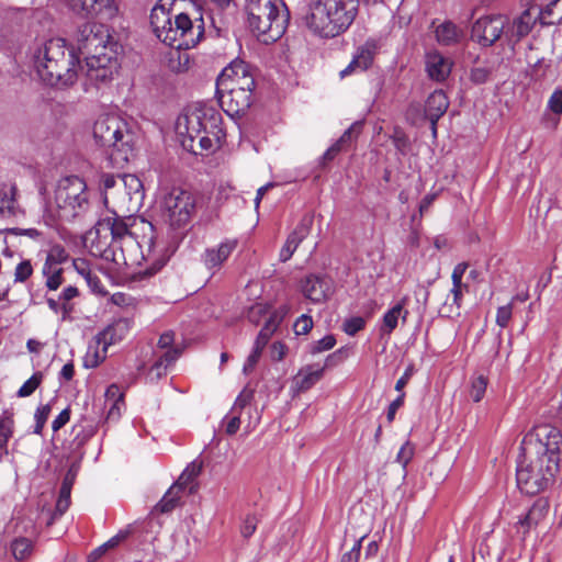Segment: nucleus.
Returning <instances> with one entry per match:
<instances>
[{"instance_id": "nucleus-1", "label": "nucleus", "mask_w": 562, "mask_h": 562, "mask_svg": "<svg viewBox=\"0 0 562 562\" xmlns=\"http://www.w3.org/2000/svg\"><path fill=\"white\" fill-rule=\"evenodd\" d=\"M173 0H160L150 13L155 35L176 49L195 46L204 34L202 12L194 3L186 11H178Z\"/></svg>"}, {"instance_id": "nucleus-2", "label": "nucleus", "mask_w": 562, "mask_h": 562, "mask_svg": "<svg viewBox=\"0 0 562 562\" xmlns=\"http://www.w3.org/2000/svg\"><path fill=\"white\" fill-rule=\"evenodd\" d=\"M33 66L40 79L48 86H72L81 69L79 56L61 37L40 43L32 52Z\"/></svg>"}, {"instance_id": "nucleus-3", "label": "nucleus", "mask_w": 562, "mask_h": 562, "mask_svg": "<svg viewBox=\"0 0 562 562\" xmlns=\"http://www.w3.org/2000/svg\"><path fill=\"white\" fill-rule=\"evenodd\" d=\"M359 0H318L304 16L306 27L322 38L345 33L358 14Z\"/></svg>"}, {"instance_id": "nucleus-4", "label": "nucleus", "mask_w": 562, "mask_h": 562, "mask_svg": "<svg viewBox=\"0 0 562 562\" xmlns=\"http://www.w3.org/2000/svg\"><path fill=\"white\" fill-rule=\"evenodd\" d=\"M180 134L190 140V149L198 154L194 143L202 151H212L220 146L224 136L222 130V114L211 105L195 104L179 117Z\"/></svg>"}, {"instance_id": "nucleus-5", "label": "nucleus", "mask_w": 562, "mask_h": 562, "mask_svg": "<svg viewBox=\"0 0 562 562\" xmlns=\"http://www.w3.org/2000/svg\"><path fill=\"white\" fill-rule=\"evenodd\" d=\"M89 210L90 199L86 181L78 176H68L58 181L54 203L46 206L45 220L48 225L58 221L71 222L86 216Z\"/></svg>"}, {"instance_id": "nucleus-6", "label": "nucleus", "mask_w": 562, "mask_h": 562, "mask_svg": "<svg viewBox=\"0 0 562 562\" xmlns=\"http://www.w3.org/2000/svg\"><path fill=\"white\" fill-rule=\"evenodd\" d=\"M93 138L105 149L108 166L123 169L134 154V137L116 115H101L93 125Z\"/></svg>"}, {"instance_id": "nucleus-7", "label": "nucleus", "mask_w": 562, "mask_h": 562, "mask_svg": "<svg viewBox=\"0 0 562 562\" xmlns=\"http://www.w3.org/2000/svg\"><path fill=\"white\" fill-rule=\"evenodd\" d=\"M146 224L150 231V236L147 237L144 235L142 243L135 240L127 224L122 218L109 217L99 222V232L109 233L113 246L117 249H124L126 251L128 248L139 247L142 254L140 259L145 261L147 266L144 270H139L138 273L142 277L148 278L156 274L166 265V259L161 254L162 248L158 249L153 224L149 222Z\"/></svg>"}, {"instance_id": "nucleus-8", "label": "nucleus", "mask_w": 562, "mask_h": 562, "mask_svg": "<svg viewBox=\"0 0 562 562\" xmlns=\"http://www.w3.org/2000/svg\"><path fill=\"white\" fill-rule=\"evenodd\" d=\"M249 29L262 42H276L285 32L290 11L283 0H245Z\"/></svg>"}, {"instance_id": "nucleus-9", "label": "nucleus", "mask_w": 562, "mask_h": 562, "mask_svg": "<svg viewBox=\"0 0 562 562\" xmlns=\"http://www.w3.org/2000/svg\"><path fill=\"white\" fill-rule=\"evenodd\" d=\"M558 470L559 462L555 459L540 454L525 459L517 465V486L526 495H537L553 482Z\"/></svg>"}, {"instance_id": "nucleus-10", "label": "nucleus", "mask_w": 562, "mask_h": 562, "mask_svg": "<svg viewBox=\"0 0 562 562\" xmlns=\"http://www.w3.org/2000/svg\"><path fill=\"white\" fill-rule=\"evenodd\" d=\"M160 218L171 229L188 227L195 212V198L187 190L172 188L159 204Z\"/></svg>"}, {"instance_id": "nucleus-11", "label": "nucleus", "mask_w": 562, "mask_h": 562, "mask_svg": "<svg viewBox=\"0 0 562 562\" xmlns=\"http://www.w3.org/2000/svg\"><path fill=\"white\" fill-rule=\"evenodd\" d=\"M111 35L108 26L102 22H86L78 27L75 40L80 54L89 55L108 53Z\"/></svg>"}, {"instance_id": "nucleus-12", "label": "nucleus", "mask_w": 562, "mask_h": 562, "mask_svg": "<svg viewBox=\"0 0 562 562\" xmlns=\"http://www.w3.org/2000/svg\"><path fill=\"white\" fill-rule=\"evenodd\" d=\"M91 252L117 267L142 265V261L133 258L131 254H126L124 249L113 246L109 233L99 232V224L95 228V238L91 243Z\"/></svg>"}, {"instance_id": "nucleus-13", "label": "nucleus", "mask_w": 562, "mask_h": 562, "mask_svg": "<svg viewBox=\"0 0 562 562\" xmlns=\"http://www.w3.org/2000/svg\"><path fill=\"white\" fill-rule=\"evenodd\" d=\"M507 25L508 19L505 15L482 16L474 22L471 36L480 45L488 47L501 40Z\"/></svg>"}, {"instance_id": "nucleus-14", "label": "nucleus", "mask_w": 562, "mask_h": 562, "mask_svg": "<svg viewBox=\"0 0 562 562\" xmlns=\"http://www.w3.org/2000/svg\"><path fill=\"white\" fill-rule=\"evenodd\" d=\"M67 8L77 16L108 21L117 13L115 0H65Z\"/></svg>"}, {"instance_id": "nucleus-15", "label": "nucleus", "mask_w": 562, "mask_h": 562, "mask_svg": "<svg viewBox=\"0 0 562 562\" xmlns=\"http://www.w3.org/2000/svg\"><path fill=\"white\" fill-rule=\"evenodd\" d=\"M121 189L124 190V195L120 192H113L112 207L121 211L137 210L144 200L143 183L135 175H123L121 177Z\"/></svg>"}, {"instance_id": "nucleus-16", "label": "nucleus", "mask_w": 562, "mask_h": 562, "mask_svg": "<svg viewBox=\"0 0 562 562\" xmlns=\"http://www.w3.org/2000/svg\"><path fill=\"white\" fill-rule=\"evenodd\" d=\"M250 89L216 86V95L222 109L231 116L244 114L252 103Z\"/></svg>"}, {"instance_id": "nucleus-17", "label": "nucleus", "mask_w": 562, "mask_h": 562, "mask_svg": "<svg viewBox=\"0 0 562 562\" xmlns=\"http://www.w3.org/2000/svg\"><path fill=\"white\" fill-rule=\"evenodd\" d=\"M533 436L539 446L537 454L546 456L547 458H552L560 462V451L562 447L561 430L552 425L543 424L535 427L532 431L525 437V440H531Z\"/></svg>"}, {"instance_id": "nucleus-18", "label": "nucleus", "mask_w": 562, "mask_h": 562, "mask_svg": "<svg viewBox=\"0 0 562 562\" xmlns=\"http://www.w3.org/2000/svg\"><path fill=\"white\" fill-rule=\"evenodd\" d=\"M175 333L172 330L165 331L158 339V348L166 349V351L159 356L149 369V375L151 380H159L166 375L167 370L172 366L181 356L182 348L173 346Z\"/></svg>"}, {"instance_id": "nucleus-19", "label": "nucleus", "mask_w": 562, "mask_h": 562, "mask_svg": "<svg viewBox=\"0 0 562 562\" xmlns=\"http://www.w3.org/2000/svg\"><path fill=\"white\" fill-rule=\"evenodd\" d=\"M255 78L244 60H233L225 67L216 80V86L255 89Z\"/></svg>"}, {"instance_id": "nucleus-20", "label": "nucleus", "mask_w": 562, "mask_h": 562, "mask_svg": "<svg viewBox=\"0 0 562 562\" xmlns=\"http://www.w3.org/2000/svg\"><path fill=\"white\" fill-rule=\"evenodd\" d=\"M86 76L91 82H106L116 70V59L112 54L103 53L85 57Z\"/></svg>"}, {"instance_id": "nucleus-21", "label": "nucleus", "mask_w": 562, "mask_h": 562, "mask_svg": "<svg viewBox=\"0 0 562 562\" xmlns=\"http://www.w3.org/2000/svg\"><path fill=\"white\" fill-rule=\"evenodd\" d=\"M549 503L543 498L535 501L532 506L514 524L516 535L521 541H525L531 529L536 528L548 515Z\"/></svg>"}, {"instance_id": "nucleus-22", "label": "nucleus", "mask_w": 562, "mask_h": 562, "mask_svg": "<svg viewBox=\"0 0 562 562\" xmlns=\"http://www.w3.org/2000/svg\"><path fill=\"white\" fill-rule=\"evenodd\" d=\"M527 5L529 8L526 9L518 18H516L505 32V36L509 42L516 43L522 37L527 36L532 30L537 20H539V1H532Z\"/></svg>"}, {"instance_id": "nucleus-23", "label": "nucleus", "mask_w": 562, "mask_h": 562, "mask_svg": "<svg viewBox=\"0 0 562 562\" xmlns=\"http://www.w3.org/2000/svg\"><path fill=\"white\" fill-rule=\"evenodd\" d=\"M237 247L236 239H225L215 247H209L201 255V260L210 271H217Z\"/></svg>"}, {"instance_id": "nucleus-24", "label": "nucleus", "mask_w": 562, "mask_h": 562, "mask_svg": "<svg viewBox=\"0 0 562 562\" xmlns=\"http://www.w3.org/2000/svg\"><path fill=\"white\" fill-rule=\"evenodd\" d=\"M330 291V281L325 277L311 274L302 281V292L313 303L324 302L329 296Z\"/></svg>"}, {"instance_id": "nucleus-25", "label": "nucleus", "mask_w": 562, "mask_h": 562, "mask_svg": "<svg viewBox=\"0 0 562 562\" xmlns=\"http://www.w3.org/2000/svg\"><path fill=\"white\" fill-rule=\"evenodd\" d=\"M334 357L335 353L329 355L323 366L316 363L301 368L293 379L296 389L300 392H305L313 387L323 378L326 366Z\"/></svg>"}, {"instance_id": "nucleus-26", "label": "nucleus", "mask_w": 562, "mask_h": 562, "mask_svg": "<svg viewBox=\"0 0 562 562\" xmlns=\"http://www.w3.org/2000/svg\"><path fill=\"white\" fill-rule=\"evenodd\" d=\"M311 224L312 220L303 218L288 236L279 255L282 262L290 260L299 245L307 237Z\"/></svg>"}, {"instance_id": "nucleus-27", "label": "nucleus", "mask_w": 562, "mask_h": 562, "mask_svg": "<svg viewBox=\"0 0 562 562\" xmlns=\"http://www.w3.org/2000/svg\"><path fill=\"white\" fill-rule=\"evenodd\" d=\"M425 63L429 78L438 82L445 81L451 72L452 63L436 50L426 54Z\"/></svg>"}, {"instance_id": "nucleus-28", "label": "nucleus", "mask_w": 562, "mask_h": 562, "mask_svg": "<svg viewBox=\"0 0 562 562\" xmlns=\"http://www.w3.org/2000/svg\"><path fill=\"white\" fill-rule=\"evenodd\" d=\"M131 322L127 318H120L110 324L97 335V342L110 347L121 341L130 331Z\"/></svg>"}, {"instance_id": "nucleus-29", "label": "nucleus", "mask_w": 562, "mask_h": 562, "mask_svg": "<svg viewBox=\"0 0 562 562\" xmlns=\"http://www.w3.org/2000/svg\"><path fill=\"white\" fill-rule=\"evenodd\" d=\"M449 100L442 90H435L427 99L425 114L430 123L438 120L447 112Z\"/></svg>"}, {"instance_id": "nucleus-30", "label": "nucleus", "mask_w": 562, "mask_h": 562, "mask_svg": "<svg viewBox=\"0 0 562 562\" xmlns=\"http://www.w3.org/2000/svg\"><path fill=\"white\" fill-rule=\"evenodd\" d=\"M406 303L407 297L405 296L383 315L381 330L384 334H391L396 328L400 318H402L403 323L406 322L408 315V311L405 310Z\"/></svg>"}, {"instance_id": "nucleus-31", "label": "nucleus", "mask_w": 562, "mask_h": 562, "mask_svg": "<svg viewBox=\"0 0 562 562\" xmlns=\"http://www.w3.org/2000/svg\"><path fill=\"white\" fill-rule=\"evenodd\" d=\"M16 188L14 184H0V215L4 217L14 216L18 213L15 200Z\"/></svg>"}, {"instance_id": "nucleus-32", "label": "nucleus", "mask_w": 562, "mask_h": 562, "mask_svg": "<svg viewBox=\"0 0 562 562\" xmlns=\"http://www.w3.org/2000/svg\"><path fill=\"white\" fill-rule=\"evenodd\" d=\"M538 16L543 25L561 24L562 0H552L544 8H542L541 1H539Z\"/></svg>"}, {"instance_id": "nucleus-33", "label": "nucleus", "mask_w": 562, "mask_h": 562, "mask_svg": "<svg viewBox=\"0 0 562 562\" xmlns=\"http://www.w3.org/2000/svg\"><path fill=\"white\" fill-rule=\"evenodd\" d=\"M379 50V43L374 38L367 40L362 45L358 46L353 57L359 61L362 69H369Z\"/></svg>"}, {"instance_id": "nucleus-34", "label": "nucleus", "mask_w": 562, "mask_h": 562, "mask_svg": "<svg viewBox=\"0 0 562 562\" xmlns=\"http://www.w3.org/2000/svg\"><path fill=\"white\" fill-rule=\"evenodd\" d=\"M435 33L438 43L445 46L457 44L462 36V31L450 21L439 24Z\"/></svg>"}, {"instance_id": "nucleus-35", "label": "nucleus", "mask_w": 562, "mask_h": 562, "mask_svg": "<svg viewBox=\"0 0 562 562\" xmlns=\"http://www.w3.org/2000/svg\"><path fill=\"white\" fill-rule=\"evenodd\" d=\"M363 123L361 121L353 122L344 134L334 143L338 150L347 151L357 142L358 137L362 133Z\"/></svg>"}, {"instance_id": "nucleus-36", "label": "nucleus", "mask_w": 562, "mask_h": 562, "mask_svg": "<svg viewBox=\"0 0 562 562\" xmlns=\"http://www.w3.org/2000/svg\"><path fill=\"white\" fill-rule=\"evenodd\" d=\"M13 415L11 413L4 412L0 416V461L3 456L8 454L7 445L9 439L13 435Z\"/></svg>"}, {"instance_id": "nucleus-37", "label": "nucleus", "mask_w": 562, "mask_h": 562, "mask_svg": "<svg viewBox=\"0 0 562 562\" xmlns=\"http://www.w3.org/2000/svg\"><path fill=\"white\" fill-rule=\"evenodd\" d=\"M181 486L173 485L171 486L159 501V503L155 506L154 510L159 512L161 514H167L173 510L180 499Z\"/></svg>"}, {"instance_id": "nucleus-38", "label": "nucleus", "mask_w": 562, "mask_h": 562, "mask_svg": "<svg viewBox=\"0 0 562 562\" xmlns=\"http://www.w3.org/2000/svg\"><path fill=\"white\" fill-rule=\"evenodd\" d=\"M42 273L45 278V285L50 291H56L64 283V269L60 266L44 263Z\"/></svg>"}, {"instance_id": "nucleus-39", "label": "nucleus", "mask_w": 562, "mask_h": 562, "mask_svg": "<svg viewBox=\"0 0 562 562\" xmlns=\"http://www.w3.org/2000/svg\"><path fill=\"white\" fill-rule=\"evenodd\" d=\"M121 177H115L111 173H102L100 176V188L102 189L103 201L106 206L110 203L112 204L111 194L117 192L116 189H121Z\"/></svg>"}, {"instance_id": "nucleus-40", "label": "nucleus", "mask_w": 562, "mask_h": 562, "mask_svg": "<svg viewBox=\"0 0 562 562\" xmlns=\"http://www.w3.org/2000/svg\"><path fill=\"white\" fill-rule=\"evenodd\" d=\"M108 348V346L99 345L97 340L94 341V345H90L83 358L85 367H98L106 358Z\"/></svg>"}, {"instance_id": "nucleus-41", "label": "nucleus", "mask_w": 562, "mask_h": 562, "mask_svg": "<svg viewBox=\"0 0 562 562\" xmlns=\"http://www.w3.org/2000/svg\"><path fill=\"white\" fill-rule=\"evenodd\" d=\"M278 325H279V321H278L277 316H274V315L270 316L269 319L265 323L263 327L260 329V331L255 340L254 347H256L257 350L265 349L269 339L276 331Z\"/></svg>"}, {"instance_id": "nucleus-42", "label": "nucleus", "mask_w": 562, "mask_h": 562, "mask_svg": "<svg viewBox=\"0 0 562 562\" xmlns=\"http://www.w3.org/2000/svg\"><path fill=\"white\" fill-rule=\"evenodd\" d=\"M11 552L16 561H23L31 557L33 542L27 538H15L11 542Z\"/></svg>"}, {"instance_id": "nucleus-43", "label": "nucleus", "mask_w": 562, "mask_h": 562, "mask_svg": "<svg viewBox=\"0 0 562 562\" xmlns=\"http://www.w3.org/2000/svg\"><path fill=\"white\" fill-rule=\"evenodd\" d=\"M487 387V378L479 375L471 380L470 397L473 402L479 403L485 395Z\"/></svg>"}, {"instance_id": "nucleus-44", "label": "nucleus", "mask_w": 562, "mask_h": 562, "mask_svg": "<svg viewBox=\"0 0 562 562\" xmlns=\"http://www.w3.org/2000/svg\"><path fill=\"white\" fill-rule=\"evenodd\" d=\"M202 471V462L193 461L191 462L181 473L176 485L183 486L191 483Z\"/></svg>"}, {"instance_id": "nucleus-45", "label": "nucleus", "mask_w": 562, "mask_h": 562, "mask_svg": "<svg viewBox=\"0 0 562 562\" xmlns=\"http://www.w3.org/2000/svg\"><path fill=\"white\" fill-rule=\"evenodd\" d=\"M69 255L65 247L56 244L49 248L44 263H50V266H60L63 262L67 261Z\"/></svg>"}, {"instance_id": "nucleus-46", "label": "nucleus", "mask_w": 562, "mask_h": 562, "mask_svg": "<svg viewBox=\"0 0 562 562\" xmlns=\"http://www.w3.org/2000/svg\"><path fill=\"white\" fill-rule=\"evenodd\" d=\"M184 49H176L175 55L170 58V68L176 72H183L189 69L190 57Z\"/></svg>"}, {"instance_id": "nucleus-47", "label": "nucleus", "mask_w": 562, "mask_h": 562, "mask_svg": "<svg viewBox=\"0 0 562 562\" xmlns=\"http://www.w3.org/2000/svg\"><path fill=\"white\" fill-rule=\"evenodd\" d=\"M43 379L42 372H35L29 380H26L18 391L19 397H27L34 393L40 386Z\"/></svg>"}, {"instance_id": "nucleus-48", "label": "nucleus", "mask_w": 562, "mask_h": 562, "mask_svg": "<svg viewBox=\"0 0 562 562\" xmlns=\"http://www.w3.org/2000/svg\"><path fill=\"white\" fill-rule=\"evenodd\" d=\"M50 412H52L50 404L42 405L36 409L35 414H34V419H35L34 434L42 435L43 428L50 415Z\"/></svg>"}, {"instance_id": "nucleus-49", "label": "nucleus", "mask_w": 562, "mask_h": 562, "mask_svg": "<svg viewBox=\"0 0 562 562\" xmlns=\"http://www.w3.org/2000/svg\"><path fill=\"white\" fill-rule=\"evenodd\" d=\"M74 267H75L76 271L80 276H82L90 285L99 282L98 277L91 272L90 267L85 259L74 260Z\"/></svg>"}, {"instance_id": "nucleus-50", "label": "nucleus", "mask_w": 562, "mask_h": 562, "mask_svg": "<svg viewBox=\"0 0 562 562\" xmlns=\"http://www.w3.org/2000/svg\"><path fill=\"white\" fill-rule=\"evenodd\" d=\"M366 321L361 316H353L344 322L342 329L349 336H355L358 331L363 329Z\"/></svg>"}, {"instance_id": "nucleus-51", "label": "nucleus", "mask_w": 562, "mask_h": 562, "mask_svg": "<svg viewBox=\"0 0 562 562\" xmlns=\"http://www.w3.org/2000/svg\"><path fill=\"white\" fill-rule=\"evenodd\" d=\"M33 273V266L30 260H22L14 270V282L23 283Z\"/></svg>"}, {"instance_id": "nucleus-52", "label": "nucleus", "mask_w": 562, "mask_h": 562, "mask_svg": "<svg viewBox=\"0 0 562 562\" xmlns=\"http://www.w3.org/2000/svg\"><path fill=\"white\" fill-rule=\"evenodd\" d=\"M252 398H254V391L250 390V389L245 387L239 393L237 398L235 400V403H234V405L232 407L231 413H239L240 414L241 409L244 407H246L251 402Z\"/></svg>"}, {"instance_id": "nucleus-53", "label": "nucleus", "mask_w": 562, "mask_h": 562, "mask_svg": "<svg viewBox=\"0 0 562 562\" xmlns=\"http://www.w3.org/2000/svg\"><path fill=\"white\" fill-rule=\"evenodd\" d=\"M336 345V338L334 335H326L322 339L315 341L311 346V353L316 355L323 351L330 350Z\"/></svg>"}, {"instance_id": "nucleus-54", "label": "nucleus", "mask_w": 562, "mask_h": 562, "mask_svg": "<svg viewBox=\"0 0 562 562\" xmlns=\"http://www.w3.org/2000/svg\"><path fill=\"white\" fill-rule=\"evenodd\" d=\"M259 519L255 515H247L240 526L244 539H249L256 531Z\"/></svg>"}, {"instance_id": "nucleus-55", "label": "nucleus", "mask_w": 562, "mask_h": 562, "mask_svg": "<svg viewBox=\"0 0 562 562\" xmlns=\"http://www.w3.org/2000/svg\"><path fill=\"white\" fill-rule=\"evenodd\" d=\"M313 328V319L310 315H301L294 323V331L296 335H306Z\"/></svg>"}, {"instance_id": "nucleus-56", "label": "nucleus", "mask_w": 562, "mask_h": 562, "mask_svg": "<svg viewBox=\"0 0 562 562\" xmlns=\"http://www.w3.org/2000/svg\"><path fill=\"white\" fill-rule=\"evenodd\" d=\"M414 456V447L407 441L405 442L396 456V461L405 469Z\"/></svg>"}, {"instance_id": "nucleus-57", "label": "nucleus", "mask_w": 562, "mask_h": 562, "mask_svg": "<svg viewBox=\"0 0 562 562\" xmlns=\"http://www.w3.org/2000/svg\"><path fill=\"white\" fill-rule=\"evenodd\" d=\"M512 314H513L512 304H506V305L499 306L497 308V313H496V324L499 327L505 328L512 318Z\"/></svg>"}, {"instance_id": "nucleus-58", "label": "nucleus", "mask_w": 562, "mask_h": 562, "mask_svg": "<svg viewBox=\"0 0 562 562\" xmlns=\"http://www.w3.org/2000/svg\"><path fill=\"white\" fill-rule=\"evenodd\" d=\"M261 353H262V350H257L256 347L252 348L250 355L247 357V359L244 363V367H243V372L245 374H249L254 371V369L256 368V366L261 357Z\"/></svg>"}, {"instance_id": "nucleus-59", "label": "nucleus", "mask_w": 562, "mask_h": 562, "mask_svg": "<svg viewBox=\"0 0 562 562\" xmlns=\"http://www.w3.org/2000/svg\"><path fill=\"white\" fill-rule=\"evenodd\" d=\"M491 70L486 67H474L471 69L470 79L476 85H481L487 81Z\"/></svg>"}, {"instance_id": "nucleus-60", "label": "nucleus", "mask_w": 562, "mask_h": 562, "mask_svg": "<svg viewBox=\"0 0 562 562\" xmlns=\"http://www.w3.org/2000/svg\"><path fill=\"white\" fill-rule=\"evenodd\" d=\"M224 422L226 423V434L231 436L235 435L240 427L239 413H231V415H226Z\"/></svg>"}, {"instance_id": "nucleus-61", "label": "nucleus", "mask_w": 562, "mask_h": 562, "mask_svg": "<svg viewBox=\"0 0 562 562\" xmlns=\"http://www.w3.org/2000/svg\"><path fill=\"white\" fill-rule=\"evenodd\" d=\"M548 109L552 111L558 116L562 114V90H555L549 101Z\"/></svg>"}, {"instance_id": "nucleus-62", "label": "nucleus", "mask_w": 562, "mask_h": 562, "mask_svg": "<svg viewBox=\"0 0 562 562\" xmlns=\"http://www.w3.org/2000/svg\"><path fill=\"white\" fill-rule=\"evenodd\" d=\"M392 140H393V144L395 146V148L401 153V154H405L406 153V149L409 145V140L407 138V136L400 132V131H395V134L392 136Z\"/></svg>"}, {"instance_id": "nucleus-63", "label": "nucleus", "mask_w": 562, "mask_h": 562, "mask_svg": "<svg viewBox=\"0 0 562 562\" xmlns=\"http://www.w3.org/2000/svg\"><path fill=\"white\" fill-rule=\"evenodd\" d=\"M361 541L362 539L356 541L353 547L341 557L340 562H358L361 551Z\"/></svg>"}, {"instance_id": "nucleus-64", "label": "nucleus", "mask_w": 562, "mask_h": 562, "mask_svg": "<svg viewBox=\"0 0 562 562\" xmlns=\"http://www.w3.org/2000/svg\"><path fill=\"white\" fill-rule=\"evenodd\" d=\"M288 348L281 341H276L271 345L270 356L273 361H281L286 355Z\"/></svg>"}]
</instances>
